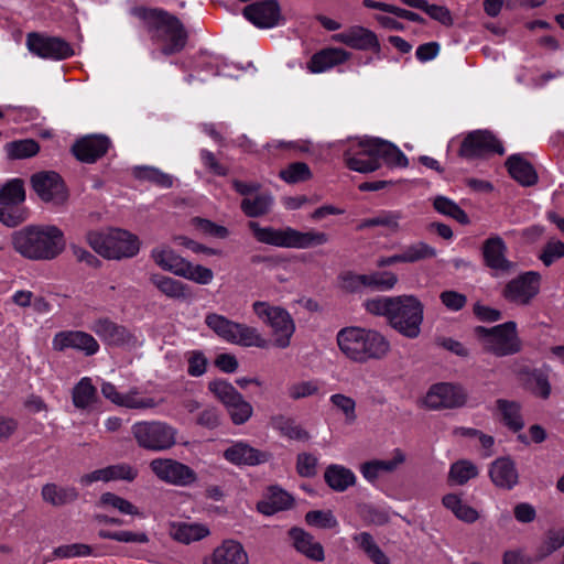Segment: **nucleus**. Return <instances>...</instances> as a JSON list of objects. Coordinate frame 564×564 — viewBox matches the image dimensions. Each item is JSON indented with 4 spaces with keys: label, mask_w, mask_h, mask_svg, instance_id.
Segmentation results:
<instances>
[{
    "label": "nucleus",
    "mask_w": 564,
    "mask_h": 564,
    "mask_svg": "<svg viewBox=\"0 0 564 564\" xmlns=\"http://www.w3.org/2000/svg\"><path fill=\"white\" fill-rule=\"evenodd\" d=\"M170 536L183 544L200 541L210 534L209 528L202 523L171 522Z\"/></svg>",
    "instance_id": "27"
},
{
    "label": "nucleus",
    "mask_w": 564,
    "mask_h": 564,
    "mask_svg": "<svg viewBox=\"0 0 564 564\" xmlns=\"http://www.w3.org/2000/svg\"><path fill=\"white\" fill-rule=\"evenodd\" d=\"M474 334L480 341L482 349L496 357L518 354L522 347L517 332V324L512 321L490 328L476 326Z\"/></svg>",
    "instance_id": "6"
},
{
    "label": "nucleus",
    "mask_w": 564,
    "mask_h": 564,
    "mask_svg": "<svg viewBox=\"0 0 564 564\" xmlns=\"http://www.w3.org/2000/svg\"><path fill=\"white\" fill-rule=\"evenodd\" d=\"M482 262L495 278L514 272L517 263L507 258L508 246L498 235H491L480 247Z\"/></svg>",
    "instance_id": "10"
},
{
    "label": "nucleus",
    "mask_w": 564,
    "mask_h": 564,
    "mask_svg": "<svg viewBox=\"0 0 564 564\" xmlns=\"http://www.w3.org/2000/svg\"><path fill=\"white\" fill-rule=\"evenodd\" d=\"M249 227L258 241L278 247L282 246V231L269 227L261 228L256 221H250Z\"/></svg>",
    "instance_id": "57"
},
{
    "label": "nucleus",
    "mask_w": 564,
    "mask_h": 564,
    "mask_svg": "<svg viewBox=\"0 0 564 564\" xmlns=\"http://www.w3.org/2000/svg\"><path fill=\"white\" fill-rule=\"evenodd\" d=\"M339 286L343 291L350 294L364 293L362 274L352 271H345L339 274Z\"/></svg>",
    "instance_id": "63"
},
{
    "label": "nucleus",
    "mask_w": 564,
    "mask_h": 564,
    "mask_svg": "<svg viewBox=\"0 0 564 564\" xmlns=\"http://www.w3.org/2000/svg\"><path fill=\"white\" fill-rule=\"evenodd\" d=\"M228 413L235 424H242L248 421L252 414V406L245 401L241 394L231 404L226 405Z\"/></svg>",
    "instance_id": "54"
},
{
    "label": "nucleus",
    "mask_w": 564,
    "mask_h": 564,
    "mask_svg": "<svg viewBox=\"0 0 564 564\" xmlns=\"http://www.w3.org/2000/svg\"><path fill=\"white\" fill-rule=\"evenodd\" d=\"M305 521L308 525L319 529H333L338 525V521L330 510H312L305 514Z\"/></svg>",
    "instance_id": "52"
},
{
    "label": "nucleus",
    "mask_w": 564,
    "mask_h": 564,
    "mask_svg": "<svg viewBox=\"0 0 564 564\" xmlns=\"http://www.w3.org/2000/svg\"><path fill=\"white\" fill-rule=\"evenodd\" d=\"M397 300L398 296H376L367 299L362 306L367 313L375 316H384L389 322V316Z\"/></svg>",
    "instance_id": "49"
},
{
    "label": "nucleus",
    "mask_w": 564,
    "mask_h": 564,
    "mask_svg": "<svg viewBox=\"0 0 564 564\" xmlns=\"http://www.w3.org/2000/svg\"><path fill=\"white\" fill-rule=\"evenodd\" d=\"M110 140L105 135H88L73 145L74 155L82 162L93 163L106 154Z\"/></svg>",
    "instance_id": "24"
},
{
    "label": "nucleus",
    "mask_w": 564,
    "mask_h": 564,
    "mask_svg": "<svg viewBox=\"0 0 564 564\" xmlns=\"http://www.w3.org/2000/svg\"><path fill=\"white\" fill-rule=\"evenodd\" d=\"M243 17L260 29L278 25L281 17L280 4L275 0L257 1L243 9Z\"/></svg>",
    "instance_id": "20"
},
{
    "label": "nucleus",
    "mask_w": 564,
    "mask_h": 564,
    "mask_svg": "<svg viewBox=\"0 0 564 564\" xmlns=\"http://www.w3.org/2000/svg\"><path fill=\"white\" fill-rule=\"evenodd\" d=\"M490 153L502 155L505 149L495 134L488 130L469 132L462 141L458 155L467 160L484 158Z\"/></svg>",
    "instance_id": "13"
},
{
    "label": "nucleus",
    "mask_w": 564,
    "mask_h": 564,
    "mask_svg": "<svg viewBox=\"0 0 564 564\" xmlns=\"http://www.w3.org/2000/svg\"><path fill=\"white\" fill-rule=\"evenodd\" d=\"M351 53L340 47H325L314 53L307 63L312 73H323L346 63Z\"/></svg>",
    "instance_id": "25"
},
{
    "label": "nucleus",
    "mask_w": 564,
    "mask_h": 564,
    "mask_svg": "<svg viewBox=\"0 0 564 564\" xmlns=\"http://www.w3.org/2000/svg\"><path fill=\"white\" fill-rule=\"evenodd\" d=\"M32 187L39 197L53 205H63L68 199V192L62 177L55 172H40L31 178Z\"/></svg>",
    "instance_id": "15"
},
{
    "label": "nucleus",
    "mask_w": 564,
    "mask_h": 564,
    "mask_svg": "<svg viewBox=\"0 0 564 564\" xmlns=\"http://www.w3.org/2000/svg\"><path fill=\"white\" fill-rule=\"evenodd\" d=\"M209 390L214 395L220 400L224 405L231 404L234 400L238 399L240 393L228 382L223 380H216L209 383Z\"/></svg>",
    "instance_id": "59"
},
{
    "label": "nucleus",
    "mask_w": 564,
    "mask_h": 564,
    "mask_svg": "<svg viewBox=\"0 0 564 564\" xmlns=\"http://www.w3.org/2000/svg\"><path fill=\"white\" fill-rule=\"evenodd\" d=\"M424 305L414 295H399L389 316L388 324L406 338H416L421 333Z\"/></svg>",
    "instance_id": "8"
},
{
    "label": "nucleus",
    "mask_w": 564,
    "mask_h": 564,
    "mask_svg": "<svg viewBox=\"0 0 564 564\" xmlns=\"http://www.w3.org/2000/svg\"><path fill=\"white\" fill-rule=\"evenodd\" d=\"M132 14L141 22L158 52L170 56L182 52L188 42V32L174 14L160 9L137 7Z\"/></svg>",
    "instance_id": "1"
},
{
    "label": "nucleus",
    "mask_w": 564,
    "mask_h": 564,
    "mask_svg": "<svg viewBox=\"0 0 564 564\" xmlns=\"http://www.w3.org/2000/svg\"><path fill=\"white\" fill-rule=\"evenodd\" d=\"M135 176L140 180L150 181L161 187H171L172 177L153 167H139L135 170Z\"/></svg>",
    "instance_id": "62"
},
{
    "label": "nucleus",
    "mask_w": 564,
    "mask_h": 564,
    "mask_svg": "<svg viewBox=\"0 0 564 564\" xmlns=\"http://www.w3.org/2000/svg\"><path fill=\"white\" fill-rule=\"evenodd\" d=\"M151 257L161 269L197 284L206 285L214 279V273L210 269L199 264L194 265L176 254L169 246L156 247L152 250Z\"/></svg>",
    "instance_id": "7"
},
{
    "label": "nucleus",
    "mask_w": 564,
    "mask_h": 564,
    "mask_svg": "<svg viewBox=\"0 0 564 564\" xmlns=\"http://www.w3.org/2000/svg\"><path fill=\"white\" fill-rule=\"evenodd\" d=\"M52 347L56 351H64L68 348L83 351L86 356L98 352L99 344L95 337L82 330H63L54 335Z\"/></svg>",
    "instance_id": "18"
},
{
    "label": "nucleus",
    "mask_w": 564,
    "mask_h": 564,
    "mask_svg": "<svg viewBox=\"0 0 564 564\" xmlns=\"http://www.w3.org/2000/svg\"><path fill=\"white\" fill-rule=\"evenodd\" d=\"M506 166L511 177L522 186H533L538 183L539 177L533 165L520 154L509 156Z\"/></svg>",
    "instance_id": "29"
},
{
    "label": "nucleus",
    "mask_w": 564,
    "mask_h": 564,
    "mask_svg": "<svg viewBox=\"0 0 564 564\" xmlns=\"http://www.w3.org/2000/svg\"><path fill=\"white\" fill-rule=\"evenodd\" d=\"M25 200L23 182L13 178L0 189V205H22Z\"/></svg>",
    "instance_id": "43"
},
{
    "label": "nucleus",
    "mask_w": 564,
    "mask_h": 564,
    "mask_svg": "<svg viewBox=\"0 0 564 564\" xmlns=\"http://www.w3.org/2000/svg\"><path fill=\"white\" fill-rule=\"evenodd\" d=\"M564 257V242L561 240H550L543 248L540 260L544 265L550 267L554 261Z\"/></svg>",
    "instance_id": "64"
},
{
    "label": "nucleus",
    "mask_w": 564,
    "mask_h": 564,
    "mask_svg": "<svg viewBox=\"0 0 564 564\" xmlns=\"http://www.w3.org/2000/svg\"><path fill=\"white\" fill-rule=\"evenodd\" d=\"M203 564H249V556L240 542L227 539L203 558Z\"/></svg>",
    "instance_id": "22"
},
{
    "label": "nucleus",
    "mask_w": 564,
    "mask_h": 564,
    "mask_svg": "<svg viewBox=\"0 0 564 564\" xmlns=\"http://www.w3.org/2000/svg\"><path fill=\"white\" fill-rule=\"evenodd\" d=\"M497 409L500 413L502 423L512 432H519L524 427V421L521 415V405L517 401L498 399Z\"/></svg>",
    "instance_id": "32"
},
{
    "label": "nucleus",
    "mask_w": 564,
    "mask_h": 564,
    "mask_svg": "<svg viewBox=\"0 0 564 564\" xmlns=\"http://www.w3.org/2000/svg\"><path fill=\"white\" fill-rule=\"evenodd\" d=\"M433 207L437 213L455 219L460 225H468L470 223L468 215L446 196H436L433 199Z\"/></svg>",
    "instance_id": "38"
},
{
    "label": "nucleus",
    "mask_w": 564,
    "mask_h": 564,
    "mask_svg": "<svg viewBox=\"0 0 564 564\" xmlns=\"http://www.w3.org/2000/svg\"><path fill=\"white\" fill-rule=\"evenodd\" d=\"M150 469L161 481L177 487L192 486L198 479L194 469L172 458L152 459Z\"/></svg>",
    "instance_id": "11"
},
{
    "label": "nucleus",
    "mask_w": 564,
    "mask_h": 564,
    "mask_svg": "<svg viewBox=\"0 0 564 564\" xmlns=\"http://www.w3.org/2000/svg\"><path fill=\"white\" fill-rule=\"evenodd\" d=\"M346 166L359 173H371L384 163L389 167H406L408 158L393 143L380 138L366 137L343 154Z\"/></svg>",
    "instance_id": "2"
},
{
    "label": "nucleus",
    "mask_w": 564,
    "mask_h": 564,
    "mask_svg": "<svg viewBox=\"0 0 564 564\" xmlns=\"http://www.w3.org/2000/svg\"><path fill=\"white\" fill-rule=\"evenodd\" d=\"M295 550L314 562H323L325 552L323 545L315 541L314 536L301 528H292L289 531Z\"/></svg>",
    "instance_id": "26"
},
{
    "label": "nucleus",
    "mask_w": 564,
    "mask_h": 564,
    "mask_svg": "<svg viewBox=\"0 0 564 564\" xmlns=\"http://www.w3.org/2000/svg\"><path fill=\"white\" fill-rule=\"evenodd\" d=\"M29 51L42 58L65 59L74 54L70 44L61 37L30 33L26 37Z\"/></svg>",
    "instance_id": "16"
},
{
    "label": "nucleus",
    "mask_w": 564,
    "mask_h": 564,
    "mask_svg": "<svg viewBox=\"0 0 564 564\" xmlns=\"http://www.w3.org/2000/svg\"><path fill=\"white\" fill-rule=\"evenodd\" d=\"M259 512L271 516L282 509V489L272 487L269 489L268 497L258 502Z\"/></svg>",
    "instance_id": "55"
},
{
    "label": "nucleus",
    "mask_w": 564,
    "mask_h": 564,
    "mask_svg": "<svg viewBox=\"0 0 564 564\" xmlns=\"http://www.w3.org/2000/svg\"><path fill=\"white\" fill-rule=\"evenodd\" d=\"M541 274L536 271H527L510 280L503 288L501 295L510 303L529 305L539 294Z\"/></svg>",
    "instance_id": "12"
},
{
    "label": "nucleus",
    "mask_w": 564,
    "mask_h": 564,
    "mask_svg": "<svg viewBox=\"0 0 564 564\" xmlns=\"http://www.w3.org/2000/svg\"><path fill=\"white\" fill-rule=\"evenodd\" d=\"M78 494L73 487L47 484L42 488L43 499L53 506H63L76 500Z\"/></svg>",
    "instance_id": "34"
},
{
    "label": "nucleus",
    "mask_w": 564,
    "mask_h": 564,
    "mask_svg": "<svg viewBox=\"0 0 564 564\" xmlns=\"http://www.w3.org/2000/svg\"><path fill=\"white\" fill-rule=\"evenodd\" d=\"M400 253L402 263H413L434 258L436 256V250L430 245L423 241H419L406 246Z\"/></svg>",
    "instance_id": "47"
},
{
    "label": "nucleus",
    "mask_w": 564,
    "mask_h": 564,
    "mask_svg": "<svg viewBox=\"0 0 564 564\" xmlns=\"http://www.w3.org/2000/svg\"><path fill=\"white\" fill-rule=\"evenodd\" d=\"M96 397V388L88 377L82 378L73 390V402L76 408L85 409L91 404Z\"/></svg>",
    "instance_id": "48"
},
{
    "label": "nucleus",
    "mask_w": 564,
    "mask_h": 564,
    "mask_svg": "<svg viewBox=\"0 0 564 564\" xmlns=\"http://www.w3.org/2000/svg\"><path fill=\"white\" fill-rule=\"evenodd\" d=\"M271 200L267 196L245 198L241 203L243 213L249 217H257L268 212Z\"/></svg>",
    "instance_id": "60"
},
{
    "label": "nucleus",
    "mask_w": 564,
    "mask_h": 564,
    "mask_svg": "<svg viewBox=\"0 0 564 564\" xmlns=\"http://www.w3.org/2000/svg\"><path fill=\"white\" fill-rule=\"evenodd\" d=\"M324 480L334 491L343 492L355 485L356 476L349 468L332 464L325 469Z\"/></svg>",
    "instance_id": "31"
},
{
    "label": "nucleus",
    "mask_w": 564,
    "mask_h": 564,
    "mask_svg": "<svg viewBox=\"0 0 564 564\" xmlns=\"http://www.w3.org/2000/svg\"><path fill=\"white\" fill-rule=\"evenodd\" d=\"M330 402L344 413L347 423L351 424L356 421V402L352 398L336 393L330 397Z\"/></svg>",
    "instance_id": "61"
},
{
    "label": "nucleus",
    "mask_w": 564,
    "mask_h": 564,
    "mask_svg": "<svg viewBox=\"0 0 564 564\" xmlns=\"http://www.w3.org/2000/svg\"><path fill=\"white\" fill-rule=\"evenodd\" d=\"M399 279L395 273L391 271H373L368 274H362L364 292H386L392 290Z\"/></svg>",
    "instance_id": "33"
},
{
    "label": "nucleus",
    "mask_w": 564,
    "mask_h": 564,
    "mask_svg": "<svg viewBox=\"0 0 564 564\" xmlns=\"http://www.w3.org/2000/svg\"><path fill=\"white\" fill-rule=\"evenodd\" d=\"M224 457L236 465H257L265 460L262 453L243 442H237L227 448Z\"/></svg>",
    "instance_id": "30"
},
{
    "label": "nucleus",
    "mask_w": 564,
    "mask_h": 564,
    "mask_svg": "<svg viewBox=\"0 0 564 564\" xmlns=\"http://www.w3.org/2000/svg\"><path fill=\"white\" fill-rule=\"evenodd\" d=\"M489 477L496 487L505 490H511L519 482L516 463L509 456L499 457L490 464Z\"/></svg>",
    "instance_id": "23"
},
{
    "label": "nucleus",
    "mask_w": 564,
    "mask_h": 564,
    "mask_svg": "<svg viewBox=\"0 0 564 564\" xmlns=\"http://www.w3.org/2000/svg\"><path fill=\"white\" fill-rule=\"evenodd\" d=\"M234 334L235 338L231 339L232 344L259 348L268 346L267 339H264L254 327L237 323V328Z\"/></svg>",
    "instance_id": "40"
},
{
    "label": "nucleus",
    "mask_w": 564,
    "mask_h": 564,
    "mask_svg": "<svg viewBox=\"0 0 564 564\" xmlns=\"http://www.w3.org/2000/svg\"><path fill=\"white\" fill-rule=\"evenodd\" d=\"M158 405V402L150 397L140 395L137 389H131L129 392L123 394V399L120 406L129 408V409H153Z\"/></svg>",
    "instance_id": "56"
},
{
    "label": "nucleus",
    "mask_w": 564,
    "mask_h": 564,
    "mask_svg": "<svg viewBox=\"0 0 564 564\" xmlns=\"http://www.w3.org/2000/svg\"><path fill=\"white\" fill-rule=\"evenodd\" d=\"M90 329L107 345L135 346L138 344L137 336L130 329L108 317L97 318Z\"/></svg>",
    "instance_id": "17"
},
{
    "label": "nucleus",
    "mask_w": 564,
    "mask_h": 564,
    "mask_svg": "<svg viewBox=\"0 0 564 564\" xmlns=\"http://www.w3.org/2000/svg\"><path fill=\"white\" fill-rule=\"evenodd\" d=\"M333 39L341 44H345L354 50L359 51H373L378 56L381 51V46L378 36L375 32L364 26L355 25L348 30L337 33Z\"/></svg>",
    "instance_id": "21"
},
{
    "label": "nucleus",
    "mask_w": 564,
    "mask_h": 564,
    "mask_svg": "<svg viewBox=\"0 0 564 564\" xmlns=\"http://www.w3.org/2000/svg\"><path fill=\"white\" fill-rule=\"evenodd\" d=\"M478 476L477 466L467 459L454 463L448 473V478L456 485H465L468 480Z\"/></svg>",
    "instance_id": "44"
},
{
    "label": "nucleus",
    "mask_w": 564,
    "mask_h": 564,
    "mask_svg": "<svg viewBox=\"0 0 564 564\" xmlns=\"http://www.w3.org/2000/svg\"><path fill=\"white\" fill-rule=\"evenodd\" d=\"M550 371L551 367L549 365H543L541 368L523 366L518 370V377L523 387L534 397L546 400L552 392L549 379Z\"/></svg>",
    "instance_id": "19"
},
{
    "label": "nucleus",
    "mask_w": 564,
    "mask_h": 564,
    "mask_svg": "<svg viewBox=\"0 0 564 564\" xmlns=\"http://www.w3.org/2000/svg\"><path fill=\"white\" fill-rule=\"evenodd\" d=\"M206 325L224 340L231 343L235 338L234 332L237 328V323L229 321L223 315L209 313L205 317Z\"/></svg>",
    "instance_id": "41"
},
{
    "label": "nucleus",
    "mask_w": 564,
    "mask_h": 564,
    "mask_svg": "<svg viewBox=\"0 0 564 564\" xmlns=\"http://www.w3.org/2000/svg\"><path fill=\"white\" fill-rule=\"evenodd\" d=\"M253 311L273 333L278 334L282 329V310L280 307L271 306L267 302H254Z\"/></svg>",
    "instance_id": "36"
},
{
    "label": "nucleus",
    "mask_w": 564,
    "mask_h": 564,
    "mask_svg": "<svg viewBox=\"0 0 564 564\" xmlns=\"http://www.w3.org/2000/svg\"><path fill=\"white\" fill-rule=\"evenodd\" d=\"M312 176L310 166L304 162H293L284 169V182L289 184L303 183Z\"/></svg>",
    "instance_id": "51"
},
{
    "label": "nucleus",
    "mask_w": 564,
    "mask_h": 564,
    "mask_svg": "<svg viewBox=\"0 0 564 564\" xmlns=\"http://www.w3.org/2000/svg\"><path fill=\"white\" fill-rule=\"evenodd\" d=\"M12 247L21 257L29 260H53L66 248V239L55 225L25 226L11 236Z\"/></svg>",
    "instance_id": "3"
},
{
    "label": "nucleus",
    "mask_w": 564,
    "mask_h": 564,
    "mask_svg": "<svg viewBox=\"0 0 564 564\" xmlns=\"http://www.w3.org/2000/svg\"><path fill=\"white\" fill-rule=\"evenodd\" d=\"M354 541L358 543L373 564H390L389 557L378 546L370 533L361 532L354 536Z\"/></svg>",
    "instance_id": "39"
},
{
    "label": "nucleus",
    "mask_w": 564,
    "mask_h": 564,
    "mask_svg": "<svg viewBox=\"0 0 564 564\" xmlns=\"http://www.w3.org/2000/svg\"><path fill=\"white\" fill-rule=\"evenodd\" d=\"M466 401L465 389L448 382L433 384L424 398V404L430 410L457 409L464 406Z\"/></svg>",
    "instance_id": "14"
},
{
    "label": "nucleus",
    "mask_w": 564,
    "mask_h": 564,
    "mask_svg": "<svg viewBox=\"0 0 564 564\" xmlns=\"http://www.w3.org/2000/svg\"><path fill=\"white\" fill-rule=\"evenodd\" d=\"M98 505L102 508L116 509L122 514L142 517V513L137 506L112 492L102 494Z\"/></svg>",
    "instance_id": "42"
},
{
    "label": "nucleus",
    "mask_w": 564,
    "mask_h": 564,
    "mask_svg": "<svg viewBox=\"0 0 564 564\" xmlns=\"http://www.w3.org/2000/svg\"><path fill=\"white\" fill-rule=\"evenodd\" d=\"M99 538L113 540L121 543H134V544H147L150 539L149 535L144 531H109V530H99Z\"/></svg>",
    "instance_id": "46"
},
{
    "label": "nucleus",
    "mask_w": 564,
    "mask_h": 564,
    "mask_svg": "<svg viewBox=\"0 0 564 564\" xmlns=\"http://www.w3.org/2000/svg\"><path fill=\"white\" fill-rule=\"evenodd\" d=\"M336 341L339 350L358 364L381 360L390 351L389 340L376 329L344 327L337 333Z\"/></svg>",
    "instance_id": "4"
},
{
    "label": "nucleus",
    "mask_w": 564,
    "mask_h": 564,
    "mask_svg": "<svg viewBox=\"0 0 564 564\" xmlns=\"http://www.w3.org/2000/svg\"><path fill=\"white\" fill-rule=\"evenodd\" d=\"M53 555L59 558L85 557L93 555V549L88 544L74 543L56 547Z\"/></svg>",
    "instance_id": "58"
},
{
    "label": "nucleus",
    "mask_w": 564,
    "mask_h": 564,
    "mask_svg": "<svg viewBox=\"0 0 564 564\" xmlns=\"http://www.w3.org/2000/svg\"><path fill=\"white\" fill-rule=\"evenodd\" d=\"M6 151L12 160L26 159L36 155L40 145L33 139H24L7 143Z\"/></svg>",
    "instance_id": "45"
},
{
    "label": "nucleus",
    "mask_w": 564,
    "mask_h": 564,
    "mask_svg": "<svg viewBox=\"0 0 564 564\" xmlns=\"http://www.w3.org/2000/svg\"><path fill=\"white\" fill-rule=\"evenodd\" d=\"M132 434L140 447L162 452L176 444L177 430L162 421H141L132 425Z\"/></svg>",
    "instance_id": "9"
},
{
    "label": "nucleus",
    "mask_w": 564,
    "mask_h": 564,
    "mask_svg": "<svg viewBox=\"0 0 564 564\" xmlns=\"http://www.w3.org/2000/svg\"><path fill=\"white\" fill-rule=\"evenodd\" d=\"M26 219V210L21 205H0V221L15 227Z\"/></svg>",
    "instance_id": "53"
},
{
    "label": "nucleus",
    "mask_w": 564,
    "mask_h": 564,
    "mask_svg": "<svg viewBox=\"0 0 564 564\" xmlns=\"http://www.w3.org/2000/svg\"><path fill=\"white\" fill-rule=\"evenodd\" d=\"M401 219V214L399 212H382L378 216L364 219L357 227L358 230H362L369 227H386L392 231H397L399 229V220Z\"/></svg>",
    "instance_id": "50"
},
{
    "label": "nucleus",
    "mask_w": 564,
    "mask_h": 564,
    "mask_svg": "<svg viewBox=\"0 0 564 564\" xmlns=\"http://www.w3.org/2000/svg\"><path fill=\"white\" fill-rule=\"evenodd\" d=\"M86 240L96 253L109 260L132 258L140 249L138 237L119 228L91 230Z\"/></svg>",
    "instance_id": "5"
},
{
    "label": "nucleus",
    "mask_w": 564,
    "mask_h": 564,
    "mask_svg": "<svg viewBox=\"0 0 564 564\" xmlns=\"http://www.w3.org/2000/svg\"><path fill=\"white\" fill-rule=\"evenodd\" d=\"M151 282L166 296L173 299H185L188 295V286L178 280L170 276L154 274Z\"/></svg>",
    "instance_id": "37"
},
{
    "label": "nucleus",
    "mask_w": 564,
    "mask_h": 564,
    "mask_svg": "<svg viewBox=\"0 0 564 564\" xmlns=\"http://www.w3.org/2000/svg\"><path fill=\"white\" fill-rule=\"evenodd\" d=\"M328 241V236L322 231H297L293 228H284V248L306 249L324 245Z\"/></svg>",
    "instance_id": "28"
},
{
    "label": "nucleus",
    "mask_w": 564,
    "mask_h": 564,
    "mask_svg": "<svg viewBox=\"0 0 564 564\" xmlns=\"http://www.w3.org/2000/svg\"><path fill=\"white\" fill-rule=\"evenodd\" d=\"M442 501L443 505L449 509L457 519L466 523H474L479 518L477 510L464 503L462 499L455 494L445 495Z\"/></svg>",
    "instance_id": "35"
}]
</instances>
